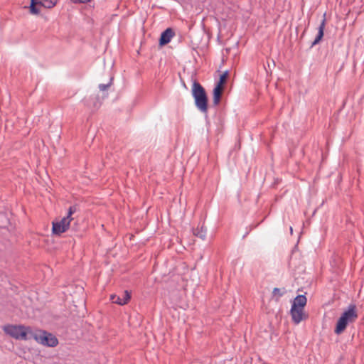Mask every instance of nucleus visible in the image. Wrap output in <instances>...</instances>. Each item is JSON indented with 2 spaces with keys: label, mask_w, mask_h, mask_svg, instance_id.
I'll return each instance as SVG.
<instances>
[{
  "label": "nucleus",
  "mask_w": 364,
  "mask_h": 364,
  "mask_svg": "<svg viewBox=\"0 0 364 364\" xmlns=\"http://www.w3.org/2000/svg\"><path fill=\"white\" fill-rule=\"evenodd\" d=\"M229 77L228 71H225L222 75H220L218 82L216 83L215 87H218L223 90L225 85L226 84L227 80Z\"/></svg>",
  "instance_id": "12"
},
{
  "label": "nucleus",
  "mask_w": 364,
  "mask_h": 364,
  "mask_svg": "<svg viewBox=\"0 0 364 364\" xmlns=\"http://www.w3.org/2000/svg\"><path fill=\"white\" fill-rule=\"evenodd\" d=\"M77 211V206L72 205L69 208L67 216L63 218H67V220L69 222H72L73 220V218L72 217L73 214H74Z\"/></svg>",
  "instance_id": "13"
},
{
  "label": "nucleus",
  "mask_w": 364,
  "mask_h": 364,
  "mask_svg": "<svg viewBox=\"0 0 364 364\" xmlns=\"http://www.w3.org/2000/svg\"><path fill=\"white\" fill-rule=\"evenodd\" d=\"M6 334L18 340H28L30 333H33L31 327H26L23 325H6L3 327Z\"/></svg>",
  "instance_id": "3"
},
{
  "label": "nucleus",
  "mask_w": 364,
  "mask_h": 364,
  "mask_svg": "<svg viewBox=\"0 0 364 364\" xmlns=\"http://www.w3.org/2000/svg\"><path fill=\"white\" fill-rule=\"evenodd\" d=\"M131 299V294L128 291H124L122 297L119 295L112 294L110 296V300L114 304L124 305L128 303Z\"/></svg>",
  "instance_id": "7"
},
{
  "label": "nucleus",
  "mask_w": 364,
  "mask_h": 364,
  "mask_svg": "<svg viewBox=\"0 0 364 364\" xmlns=\"http://www.w3.org/2000/svg\"><path fill=\"white\" fill-rule=\"evenodd\" d=\"M30 338L49 347H55L58 344V338L55 336L43 330L33 331V333H30Z\"/></svg>",
  "instance_id": "4"
},
{
  "label": "nucleus",
  "mask_w": 364,
  "mask_h": 364,
  "mask_svg": "<svg viewBox=\"0 0 364 364\" xmlns=\"http://www.w3.org/2000/svg\"><path fill=\"white\" fill-rule=\"evenodd\" d=\"M192 95L195 100L196 107L202 112L206 114L208 109V98L205 88L197 81H194L192 87Z\"/></svg>",
  "instance_id": "1"
},
{
  "label": "nucleus",
  "mask_w": 364,
  "mask_h": 364,
  "mask_svg": "<svg viewBox=\"0 0 364 364\" xmlns=\"http://www.w3.org/2000/svg\"><path fill=\"white\" fill-rule=\"evenodd\" d=\"M316 209H315V210H314V212H313V215H314V214L316 213Z\"/></svg>",
  "instance_id": "23"
},
{
  "label": "nucleus",
  "mask_w": 364,
  "mask_h": 364,
  "mask_svg": "<svg viewBox=\"0 0 364 364\" xmlns=\"http://www.w3.org/2000/svg\"><path fill=\"white\" fill-rule=\"evenodd\" d=\"M317 44H318V33L315 36V38H314V41L312 42L310 48H312L314 46L317 45Z\"/></svg>",
  "instance_id": "20"
},
{
  "label": "nucleus",
  "mask_w": 364,
  "mask_h": 364,
  "mask_svg": "<svg viewBox=\"0 0 364 364\" xmlns=\"http://www.w3.org/2000/svg\"><path fill=\"white\" fill-rule=\"evenodd\" d=\"M290 232H291V233H292V232H293V229L291 227H290Z\"/></svg>",
  "instance_id": "22"
},
{
  "label": "nucleus",
  "mask_w": 364,
  "mask_h": 364,
  "mask_svg": "<svg viewBox=\"0 0 364 364\" xmlns=\"http://www.w3.org/2000/svg\"><path fill=\"white\" fill-rule=\"evenodd\" d=\"M358 318L356 306L350 305L346 311H345L338 318L335 328L336 334H341L346 328L349 323H353Z\"/></svg>",
  "instance_id": "2"
},
{
  "label": "nucleus",
  "mask_w": 364,
  "mask_h": 364,
  "mask_svg": "<svg viewBox=\"0 0 364 364\" xmlns=\"http://www.w3.org/2000/svg\"><path fill=\"white\" fill-rule=\"evenodd\" d=\"M52 225L53 234L60 235L69 229L71 223L67 220V218H62L60 221L53 222Z\"/></svg>",
  "instance_id": "5"
},
{
  "label": "nucleus",
  "mask_w": 364,
  "mask_h": 364,
  "mask_svg": "<svg viewBox=\"0 0 364 364\" xmlns=\"http://www.w3.org/2000/svg\"><path fill=\"white\" fill-rule=\"evenodd\" d=\"M56 4V0H43L40 6L47 9H51Z\"/></svg>",
  "instance_id": "14"
},
{
  "label": "nucleus",
  "mask_w": 364,
  "mask_h": 364,
  "mask_svg": "<svg viewBox=\"0 0 364 364\" xmlns=\"http://www.w3.org/2000/svg\"><path fill=\"white\" fill-rule=\"evenodd\" d=\"M307 303V299L304 294L297 295L292 301L291 306L304 308Z\"/></svg>",
  "instance_id": "9"
},
{
  "label": "nucleus",
  "mask_w": 364,
  "mask_h": 364,
  "mask_svg": "<svg viewBox=\"0 0 364 364\" xmlns=\"http://www.w3.org/2000/svg\"><path fill=\"white\" fill-rule=\"evenodd\" d=\"M304 308L291 307L290 315L294 324H299L301 321L307 318L308 316L304 313Z\"/></svg>",
  "instance_id": "6"
},
{
  "label": "nucleus",
  "mask_w": 364,
  "mask_h": 364,
  "mask_svg": "<svg viewBox=\"0 0 364 364\" xmlns=\"http://www.w3.org/2000/svg\"><path fill=\"white\" fill-rule=\"evenodd\" d=\"M206 232H207V229L204 226V223L202 224L200 228L198 227L196 228L193 229V234L195 236L198 237L199 238H200L202 240H205V236H206Z\"/></svg>",
  "instance_id": "11"
},
{
  "label": "nucleus",
  "mask_w": 364,
  "mask_h": 364,
  "mask_svg": "<svg viewBox=\"0 0 364 364\" xmlns=\"http://www.w3.org/2000/svg\"><path fill=\"white\" fill-rule=\"evenodd\" d=\"M113 77H110L109 82L107 84H100L99 89L101 91H105L107 90L112 84Z\"/></svg>",
  "instance_id": "18"
},
{
  "label": "nucleus",
  "mask_w": 364,
  "mask_h": 364,
  "mask_svg": "<svg viewBox=\"0 0 364 364\" xmlns=\"http://www.w3.org/2000/svg\"><path fill=\"white\" fill-rule=\"evenodd\" d=\"M174 34V31L171 28H166L164 31L161 33L160 36L159 41V46H164L168 44L171 41Z\"/></svg>",
  "instance_id": "8"
},
{
  "label": "nucleus",
  "mask_w": 364,
  "mask_h": 364,
  "mask_svg": "<svg viewBox=\"0 0 364 364\" xmlns=\"http://www.w3.org/2000/svg\"><path fill=\"white\" fill-rule=\"evenodd\" d=\"M74 3H82V4H85V3H87V2H90L91 0H71Z\"/></svg>",
  "instance_id": "21"
},
{
  "label": "nucleus",
  "mask_w": 364,
  "mask_h": 364,
  "mask_svg": "<svg viewBox=\"0 0 364 364\" xmlns=\"http://www.w3.org/2000/svg\"><path fill=\"white\" fill-rule=\"evenodd\" d=\"M223 90L222 88L215 86L213 90V104L214 106H218L219 105L221 100Z\"/></svg>",
  "instance_id": "10"
},
{
  "label": "nucleus",
  "mask_w": 364,
  "mask_h": 364,
  "mask_svg": "<svg viewBox=\"0 0 364 364\" xmlns=\"http://www.w3.org/2000/svg\"><path fill=\"white\" fill-rule=\"evenodd\" d=\"M323 26H324V21L320 24V41L322 39L323 36Z\"/></svg>",
  "instance_id": "19"
},
{
  "label": "nucleus",
  "mask_w": 364,
  "mask_h": 364,
  "mask_svg": "<svg viewBox=\"0 0 364 364\" xmlns=\"http://www.w3.org/2000/svg\"><path fill=\"white\" fill-rule=\"evenodd\" d=\"M9 223L8 218L5 213H0V228H4Z\"/></svg>",
  "instance_id": "15"
},
{
  "label": "nucleus",
  "mask_w": 364,
  "mask_h": 364,
  "mask_svg": "<svg viewBox=\"0 0 364 364\" xmlns=\"http://www.w3.org/2000/svg\"><path fill=\"white\" fill-rule=\"evenodd\" d=\"M38 4L31 3L29 6L30 13L31 14H38L40 13L39 9L37 7Z\"/></svg>",
  "instance_id": "17"
},
{
  "label": "nucleus",
  "mask_w": 364,
  "mask_h": 364,
  "mask_svg": "<svg viewBox=\"0 0 364 364\" xmlns=\"http://www.w3.org/2000/svg\"><path fill=\"white\" fill-rule=\"evenodd\" d=\"M286 292H287V291L285 290L284 288H283L282 289H279L277 287L274 288L272 291V293L274 296L278 295V298L277 299V301H278L279 298L282 296Z\"/></svg>",
  "instance_id": "16"
}]
</instances>
